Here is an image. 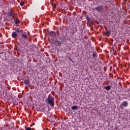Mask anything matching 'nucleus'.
I'll use <instances>...</instances> for the list:
<instances>
[{
  "mask_svg": "<svg viewBox=\"0 0 130 130\" xmlns=\"http://www.w3.org/2000/svg\"><path fill=\"white\" fill-rule=\"evenodd\" d=\"M52 6L54 9H55V8H56V5L54 3L52 4Z\"/></svg>",
  "mask_w": 130,
  "mask_h": 130,
  "instance_id": "2eb2a0df",
  "label": "nucleus"
},
{
  "mask_svg": "<svg viewBox=\"0 0 130 130\" xmlns=\"http://www.w3.org/2000/svg\"><path fill=\"white\" fill-rule=\"evenodd\" d=\"M55 43L57 45H60V44H61L60 42H59V41H57V40L55 41Z\"/></svg>",
  "mask_w": 130,
  "mask_h": 130,
  "instance_id": "ddd939ff",
  "label": "nucleus"
},
{
  "mask_svg": "<svg viewBox=\"0 0 130 130\" xmlns=\"http://www.w3.org/2000/svg\"><path fill=\"white\" fill-rule=\"evenodd\" d=\"M19 23H20V20H19V19H17L16 21H15V24L18 25V24H19Z\"/></svg>",
  "mask_w": 130,
  "mask_h": 130,
  "instance_id": "4468645a",
  "label": "nucleus"
},
{
  "mask_svg": "<svg viewBox=\"0 0 130 130\" xmlns=\"http://www.w3.org/2000/svg\"><path fill=\"white\" fill-rule=\"evenodd\" d=\"M21 36L22 38H24V39H27V35H26V32L24 34H22Z\"/></svg>",
  "mask_w": 130,
  "mask_h": 130,
  "instance_id": "1a4fd4ad",
  "label": "nucleus"
},
{
  "mask_svg": "<svg viewBox=\"0 0 130 130\" xmlns=\"http://www.w3.org/2000/svg\"><path fill=\"white\" fill-rule=\"evenodd\" d=\"M48 34L50 36H51L52 38H56V34L54 31H49Z\"/></svg>",
  "mask_w": 130,
  "mask_h": 130,
  "instance_id": "7ed1b4c3",
  "label": "nucleus"
},
{
  "mask_svg": "<svg viewBox=\"0 0 130 130\" xmlns=\"http://www.w3.org/2000/svg\"><path fill=\"white\" fill-rule=\"evenodd\" d=\"M15 20H16V19H15V18H14V17H12L11 21H15Z\"/></svg>",
  "mask_w": 130,
  "mask_h": 130,
  "instance_id": "6ab92c4d",
  "label": "nucleus"
},
{
  "mask_svg": "<svg viewBox=\"0 0 130 130\" xmlns=\"http://www.w3.org/2000/svg\"><path fill=\"white\" fill-rule=\"evenodd\" d=\"M98 56V54H97V52L96 51H94L92 53V57L93 58H95V57H97Z\"/></svg>",
  "mask_w": 130,
  "mask_h": 130,
  "instance_id": "0eeeda50",
  "label": "nucleus"
},
{
  "mask_svg": "<svg viewBox=\"0 0 130 130\" xmlns=\"http://www.w3.org/2000/svg\"><path fill=\"white\" fill-rule=\"evenodd\" d=\"M95 10H96L98 13H103L104 12V7L103 6H97L95 8Z\"/></svg>",
  "mask_w": 130,
  "mask_h": 130,
  "instance_id": "f03ea898",
  "label": "nucleus"
},
{
  "mask_svg": "<svg viewBox=\"0 0 130 130\" xmlns=\"http://www.w3.org/2000/svg\"><path fill=\"white\" fill-rule=\"evenodd\" d=\"M76 32H77V30H76Z\"/></svg>",
  "mask_w": 130,
  "mask_h": 130,
  "instance_id": "4be33fe9",
  "label": "nucleus"
},
{
  "mask_svg": "<svg viewBox=\"0 0 130 130\" xmlns=\"http://www.w3.org/2000/svg\"><path fill=\"white\" fill-rule=\"evenodd\" d=\"M86 19L87 20V21H90V18H89V17H87Z\"/></svg>",
  "mask_w": 130,
  "mask_h": 130,
  "instance_id": "412c9836",
  "label": "nucleus"
},
{
  "mask_svg": "<svg viewBox=\"0 0 130 130\" xmlns=\"http://www.w3.org/2000/svg\"><path fill=\"white\" fill-rule=\"evenodd\" d=\"M16 31L18 33H21L22 31L20 30V29L18 28H17Z\"/></svg>",
  "mask_w": 130,
  "mask_h": 130,
  "instance_id": "dca6fc26",
  "label": "nucleus"
},
{
  "mask_svg": "<svg viewBox=\"0 0 130 130\" xmlns=\"http://www.w3.org/2000/svg\"><path fill=\"white\" fill-rule=\"evenodd\" d=\"M110 33H111V31H110V30H107L105 31L106 35H108V36H109L110 35Z\"/></svg>",
  "mask_w": 130,
  "mask_h": 130,
  "instance_id": "9b49d317",
  "label": "nucleus"
},
{
  "mask_svg": "<svg viewBox=\"0 0 130 130\" xmlns=\"http://www.w3.org/2000/svg\"><path fill=\"white\" fill-rule=\"evenodd\" d=\"M20 6H24V5H25V2H21L20 3Z\"/></svg>",
  "mask_w": 130,
  "mask_h": 130,
  "instance_id": "f3484780",
  "label": "nucleus"
},
{
  "mask_svg": "<svg viewBox=\"0 0 130 130\" xmlns=\"http://www.w3.org/2000/svg\"><path fill=\"white\" fill-rule=\"evenodd\" d=\"M17 15V14H14V13H12V12H9V16H10V17H16V15Z\"/></svg>",
  "mask_w": 130,
  "mask_h": 130,
  "instance_id": "6e6552de",
  "label": "nucleus"
},
{
  "mask_svg": "<svg viewBox=\"0 0 130 130\" xmlns=\"http://www.w3.org/2000/svg\"><path fill=\"white\" fill-rule=\"evenodd\" d=\"M122 106H124V107H127L128 106V103H127V101L122 102Z\"/></svg>",
  "mask_w": 130,
  "mask_h": 130,
  "instance_id": "20e7f679",
  "label": "nucleus"
},
{
  "mask_svg": "<svg viewBox=\"0 0 130 130\" xmlns=\"http://www.w3.org/2000/svg\"><path fill=\"white\" fill-rule=\"evenodd\" d=\"M106 90H107L108 91H109V90L111 89V87H110L109 85H108L105 87Z\"/></svg>",
  "mask_w": 130,
  "mask_h": 130,
  "instance_id": "f8f14e48",
  "label": "nucleus"
},
{
  "mask_svg": "<svg viewBox=\"0 0 130 130\" xmlns=\"http://www.w3.org/2000/svg\"><path fill=\"white\" fill-rule=\"evenodd\" d=\"M17 36H18L17 32H16L15 31H13L12 33V37L13 38H16V37H17Z\"/></svg>",
  "mask_w": 130,
  "mask_h": 130,
  "instance_id": "39448f33",
  "label": "nucleus"
},
{
  "mask_svg": "<svg viewBox=\"0 0 130 130\" xmlns=\"http://www.w3.org/2000/svg\"><path fill=\"white\" fill-rule=\"evenodd\" d=\"M25 130H31V127H27L25 128Z\"/></svg>",
  "mask_w": 130,
  "mask_h": 130,
  "instance_id": "a211bd4d",
  "label": "nucleus"
},
{
  "mask_svg": "<svg viewBox=\"0 0 130 130\" xmlns=\"http://www.w3.org/2000/svg\"><path fill=\"white\" fill-rule=\"evenodd\" d=\"M45 101L47 104H49L50 106L54 105V97L51 95H49Z\"/></svg>",
  "mask_w": 130,
  "mask_h": 130,
  "instance_id": "f257e3e1",
  "label": "nucleus"
},
{
  "mask_svg": "<svg viewBox=\"0 0 130 130\" xmlns=\"http://www.w3.org/2000/svg\"><path fill=\"white\" fill-rule=\"evenodd\" d=\"M24 82L25 85H27V86H30V81H29V79L24 80Z\"/></svg>",
  "mask_w": 130,
  "mask_h": 130,
  "instance_id": "423d86ee",
  "label": "nucleus"
},
{
  "mask_svg": "<svg viewBox=\"0 0 130 130\" xmlns=\"http://www.w3.org/2000/svg\"><path fill=\"white\" fill-rule=\"evenodd\" d=\"M70 34H72V35H74V34H75V32L74 31H72L70 32Z\"/></svg>",
  "mask_w": 130,
  "mask_h": 130,
  "instance_id": "aec40b11",
  "label": "nucleus"
},
{
  "mask_svg": "<svg viewBox=\"0 0 130 130\" xmlns=\"http://www.w3.org/2000/svg\"><path fill=\"white\" fill-rule=\"evenodd\" d=\"M78 107L77 106H73L72 107V110H77L78 109Z\"/></svg>",
  "mask_w": 130,
  "mask_h": 130,
  "instance_id": "9d476101",
  "label": "nucleus"
}]
</instances>
